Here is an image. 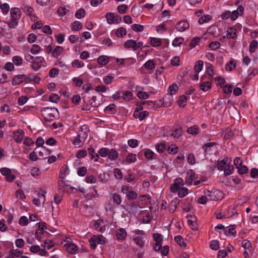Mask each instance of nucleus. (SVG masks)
I'll return each mask as SVG.
<instances>
[{
	"label": "nucleus",
	"mask_w": 258,
	"mask_h": 258,
	"mask_svg": "<svg viewBox=\"0 0 258 258\" xmlns=\"http://www.w3.org/2000/svg\"><path fill=\"white\" fill-rule=\"evenodd\" d=\"M124 47L126 49L132 48L134 51L138 50V47L136 44V41L132 39L126 40L124 43Z\"/></svg>",
	"instance_id": "obj_17"
},
{
	"label": "nucleus",
	"mask_w": 258,
	"mask_h": 258,
	"mask_svg": "<svg viewBox=\"0 0 258 258\" xmlns=\"http://www.w3.org/2000/svg\"><path fill=\"white\" fill-rule=\"evenodd\" d=\"M217 143L216 142H210L205 144L203 147V149L204 150L205 153H209L211 151V147H213Z\"/></svg>",
	"instance_id": "obj_39"
},
{
	"label": "nucleus",
	"mask_w": 258,
	"mask_h": 258,
	"mask_svg": "<svg viewBox=\"0 0 258 258\" xmlns=\"http://www.w3.org/2000/svg\"><path fill=\"white\" fill-rule=\"evenodd\" d=\"M63 50L64 48L63 47L57 46L53 49L52 55L53 57L57 58L63 52Z\"/></svg>",
	"instance_id": "obj_22"
},
{
	"label": "nucleus",
	"mask_w": 258,
	"mask_h": 258,
	"mask_svg": "<svg viewBox=\"0 0 258 258\" xmlns=\"http://www.w3.org/2000/svg\"><path fill=\"white\" fill-rule=\"evenodd\" d=\"M121 98L125 101H130L133 98V94L130 91H122Z\"/></svg>",
	"instance_id": "obj_21"
},
{
	"label": "nucleus",
	"mask_w": 258,
	"mask_h": 258,
	"mask_svg": "<svg viewBox=\"0 0 258 258\" xmlns=\"http://www.w3.org/2000/svg\"><path fill=\"white\" fill-rule=\"evenodd\" d=\"M226 36L228 38L234 39L236 37V30L234 27L227 29Z\"/></svg>",
	"instance_id": "obj_26"
},
{
	"label": "nucleus",
	"mask_w": 258,
	"mask_h": 258,
	"mask_svg": "<svg viewBox=\"0 0 258 258\" xmlns=\"http://www.w3.org/2000/svg\"><path fill=\"white\" fill-rule=\"evenodd\" d=\"M137 161L136 154L130 153H128L125 158V162L127 164H131L135 163Z\"/></svg>",
	"instance_id": "obj_28"
},
{
	"label": "nucleus",
	"mask_w": 258,
	"mask_h": 258,
	"mask_svg": "<svg viewBox=\"0 0 258 258\" xmlns=\"http://www.w3.org/2000/svg\"><path fill=\"white\" fill-rule=\"evenodd\" d=\"M196 178L195 172L192 170H190L187 172V176L185 177V182L187 185H190Z\"/></svg>",
	"instance_id": "obj_15"
},
{
	"label": "nucleus",
	"mask_w": 258,
	"mask_h": 258,
	"mask_svg": "<svg viewBox=\"0 0 258 258\" xmlns=\"http://www.w3.org/2000/svg\"><path fill=\"white\" fill-rule=\"evenodd\" d=\"M91 248L95 249L97 244H104L106 243V238L102 235H94L88 240Z\"/></svg>",
	"instance_id": "obj_2"
},
{
	"label": "nucleus",
	"mask_w": 258,
	"mask_h": 258,
	"mask_svg": "<svg viewBox=\"0 0 258 258\" xmlns=\"http://www.w3.org/2000/svg\"><path fill=\"white\" fill-rule=\"evenodd\" d=\"M141 201L144 202V204L148 205L150 203L151 198L149 195H144L141 197Z\"/></svg>",
	"instance_id": "obj_62"
},
{
	"label": "nucleus",
	"mask_w": 258,
	"mask_h": 258,
	"mask_svg": "<svg viewBox=\"0 0 258 258\" xmlns=\"http://www.w3.org/2000/svg\"><path fill=\"white\" fill-rule=\"evenodd\" d=\"M241 245L244 249L243 253L244 258H249L253 250L251 242L247 239H244L241 241Z\"/></svg>",
	"instance_id": "obj_6"
},
{
	"label": "nucleus",
	"mask_w": 258,
	"mask_h": 258,
	"mask_svg": "<svg viewBox=\"0 0 258 258\" xmlns=\"http://www.w3.org/2000/svg\"><path fill=\"white\" fill-rule=\"evenodd\" d=\"M204 62L202 60H198L196 62L195 66H194V70L196 72L199 73L201 72L203 69Z\"/></svg>",
	"instance_id": "obj_49"
},
{
	"label": "nucleus",
	"mask_w": 258,
	"mask_h": 258,
	"mask_svg": "<svg viewBox=\"0 0 258 258\" xmlns=\"http://www.w3.org/2000/svg\"><path fill=\"white\" fill-rule=\"evenodd\" d=\"M126 34L125 28L120 27L116 31L115 34L118 37H122Z\"/></svg>",
	"instance_id": "obj_52"
},
{
	"label": "nucleus",
	"mask_w": 258,
	"mask_h": 258,
	"mask_svg": "<svg viewBox=\"0 0 258 258\" xmlns=\"http://www.w3.org/2000/svg\"><path fill=\"white\" fill-rule=\"evenodd\" d=\"M150 44L153 47H159L162 44V39L158 38H150Z\"/></svg>",
	"instance_id": "obj_33"
},
{
	"label": "nucleus",
	"mask_w": 258,
	"mask_h": 258,
	"mask_svg": "<svg viewBox=\"0 0 258 258\" xmlns=\"http://www.w3.org/2000/svg\"><path fill=\"white\" fill-rule=\"evenodd\" d=\"M41 47L37 44H33L31 49L30 52L33 54H38L41 51Z\"/></svg>",
	"instance_id": "obj_56"
},
{
	"label": "nucleus",
	"mask_w": 258,
	"mask_h": 258,
	"mask_svg": "<svg viewBox=\"0 0 258 258\" xmlns=\"http://www.w3.org/2000/svg\"><path fill=\"white\" fill-rule=\"evenodd\" d=\"M28 78L25 74L18 75L15 76L12 81L13 86H17L21 84L24 81H26Z\"/></svg>",
	"instance_id": "obj_10"
},
{
	"label": "nucleus",
	"mask_w": 258,
	"mask_h": 258,
	"mask_svg": "<svg viewBox=\"0 0 258 258\" xmlns=\"http://www.w3.org/2000/svg\"><path fill=\"white\" fill-rule=\"evenodd\" d=\"M89 104L92 107H97L100 105V101H98L97 98L95 96H92L89 101Z\"/></svg>",
	"instance_id": "obj_40"
},
{
	"label": "nucleus",
	"mask_w": 258,
	"mask_h": 258,
	"mask_svg": "<svg viewBox=\"0 0 258 258\" xmlns=\"http://www.w3.org/2000/svg\"><path fill=\"white\" fill-rule=\"evenodd\" d=\"M142 152L144 153V156L146 159L148 160H151L153 159V156L154 155V153L151 149H144Z\"/></svg>",
	"instance_id": "obj_29"
},
{
	"label": "nucleus",
	"mask_w": 258,
	"mask_h": 258,
	"mask_svg": "<svg viewBox=\"0 0 258 258\" xmlns=\"http://www.w3.org/2000/svg\"><path fill=\"white\" fill-rule=\"evenodd\" d=\"M104 112L108 114H113L116 112V106L114 104H110L104 108Z\"/></svg>",
	"instance_id": "obj_34"
},
{
	"label": "nucleus",
	"mask_w": 258,
	"mask_h": 258,
	"mask_svg": "<svg viewBox=\"0 0 258 258\" xmlns=\"http://www.w3.org/2000/svg\"><path fill=\"white\" fill-rule=\"evenodd\" d=\"M257 47H258V42L257 41V40H252L249 44V52L251 53L254 52L255 51L256 49L257 48Z\"/></svg>",
	"instance_id": "obj_44"
},
{
	"label": "nucleus",
	"mask_w": 258,
	"mask_h": 258,
	"mask_svg": "<svg viewBox=\"0 0 258 258\" xmlns=\"http://www.w3.org/2000/svg\"><path fill=\"white\" fill-rule=\"evenodd\" d=\"M167 150L169 154H174L178 152V147L175 144H172L169 146Z\"/></svg>",
	"instance_id": "obj_48"
},
{
	"label": "nucleus",
	"mask_w": 258,
	"mask_h": 258,
	"mask_svg": "<svg viewBox=\"0 0 258 258\" xmlns=\"http://www.w3.org/2000/svg\"><path fill=\"white\" fill-rule=\"evenodd\" d=\"M107 23L112 24L115 22V15L113 13H108L106 15Z\"/></svg>",
	"instance_id": "obj_47"
},
{
	"label": "nucleus",
	"mask_w": 258,
	"mask_h": 258,
	"mask_svg": "<svg viewBox=\"0 0 258 258\" xmlns=\"http://www.w3.org/2000/svg\"><path fill=\"white\" fill-rule=\"evenodd\" d=\"M189 24L187 20H183L178 22L176 25V29L179 32H184L188 29Z\"/></svg>",
	"instance_id": "obj_12"
},
{
	"label": "nucleus",
	"mask_w": 258,
	"mask_h": 258,
	"mask_svg": "<svg viewBox=\"0 0 258 258\" xmlns=\"http://www.w3.org/2000/svg\"><path fill=\"white\" fill-rule=\"evenodd\" d=\"M1 174L5 177L7 181L11 182L16 178L15 176L12 173L11 170L7 167H3L1 169Z\"/></svg>",
	"instance_id": "obj_7"
},
{
	"label": "nucleus",
	"mask_w": 258,
	"mask_h": 258,
	"mask_svg": "<svg viewBox=\"0 0 258 258\" xmlns=\"http://www.w3.org/2000/svg\"><path fill=\"white\" fill-rule=\"evenodd\" d=\"M92 227L100 232H104L106 230L104 221L102 220H97L94 221Z\"/></svg>",
	"instance_id": "obj_11"
},
{
	"label": "nucleus",
	"mask_w": 258,
	"mask_h": 258,
	"mask_svg": "<svg viewBox=\"0 0 258 258\" xmlns=\"http://www.w3.org/2000/svg\"><path fill=\"white\" fill-rule=\"evenodd\" d=\"M184 185L183 180L181 178H177L174 180L173 184H172L170 187V190L173 193L177 192L178 189L182 187Z\"/></svg>",
	"instance_id": "obj_9"
},
{
	"label": "nucleus",
	"mask_w": 258,
	"mask_h": 258,
	"mask_svg": "<svg viewBox=\"0 0 258 258\" xmlns=\"http://www.w3.org/2000/svg\"><path fill=\"white\" fill-rule=\"evenodd\" d=\"M89 155L91 157V159H94L95 162H97L99 159L98 154L95 153V149L90 147L88 149Z\"/></svg>",
	"instance_id": "obj_25"
},
{
	"label": "nucleus",
	"mask_w": 258,
	"mask_h": 258,
	"mask_svg": "<svg viewBox=\"0 0 258 258\" xmlns=\"http://www.w3.org/2000/svg\"><path fill=\"white\" fill-rule=\"evenodd\" d=\"M244 8L241 6H238L237 10L233 11L231 14L230 18L233 21L236 20L239 16L243 14Z\"/></svg>",
	"instance_id": "obj_16"
},
{
	"label": "nucleus",
	"mask_w": 258,
	"mask_h": 258,
	"mask_svg": "<svg viewBox=\"0 0 258 258\" xmlns=\"http://www.w3.org/2000/svg\"><path fill=\"white\" fill-rule=\"evenodd\" d=\"M232 161L231 158L227 157H225L223 160L218 161L217 163V168L220 171H223L228 163H230Z\"/></svg>",
	"instance_id": "obj_13"
},
{
	"label": "nucleus",
	"mask_w": 258,
	"mask_h": 258,
	"mask_svg": "<svg viewBox=\"0 0 258 258\" xmlns=\"http://www.w3.org/2000/svg\"><path fill=\"white\" fill-rule=\"evenodd\" d=\"M128 9V6L125 4L119 5L117 8L118 12L120 14H123L126 12Z\"/></svg>",
	"instance_id": "obj_57"
},
{
	"label": "nucleus",
	"mask_w": 258,
	"mask_h": 258,
	"mask_svg": "<svg viewBox=\"0 0 258 258\" xmlns=\"http://www.w3.org/2000/svg\"><path fill=\"white\" fill-rule=\"evenodd\" d=\"M174 240L178 245L181 247H185L186 243L184 240L183 237L180 235H177L175 236Z\"/></svg>",
	"instance_id": "obj_31"
},
{
	"label": "nucleus",
	"mask_w": 258,
	"mask_h": 258,
	"mask_svg": "<svg viewBox=\"0 0 258 258\" xmlns=\"http://www.w3.org/2000/svg\"><path fill=\"white\" fill-rule=\"evenodd\" d=\"M178 87L176 84H173L169 87L168 91L169 94L171 95H174L176 93Z\"/></svg>",
	"instance_id": "obj_55"
},
{
	"label": "nucleus",
	"mask_w": 258,
	"mask_h": 258,
	"mask_svg": "<svg viewBox=\"0 0 258 258\" xmlns=\"http://www.w3.org/2000/svg\"><path fill=\"white\" fill-rule=\"evenodd\" d=\"M64 248L70 253H75L78 249V246L76 244L73 243V241L70 238H67L62 243Z\"/></svg>",
	"instance_id": "obj_5"
},
{
	"label": "nucleus",
	"mask_w": 258,
	"mask_h": 258,
	"mask_svg": "<svg viewBox=\"0 0 258 258\" xmlns=\"http://www.w3.org/2000/svg\"><path fill=\"white\" fill-rule=\"evenodd\" d=\"M57 112V110L55 108H47L44 110L43 115L45 119L53 120Z\"/></svg>",
	"instance_id": "obj_8"
},
{
	"label": "nucleus",
	"mask_w": 258,
	"mask_h": 258,
	"mask_svg": "<svg viewBox=\"0 0 258 258\" xmlns=\"http://www.w3.org/2000/svg\"><path fill=\"white\" fill-rule=\"evenodd\" d=\"M187 101V97L183 95L181 96L178 101V104L180 107H184L185 106V103Z\"/></svg>",
	"instance_id": "obj_51"
},
{
	"label": "nucleus",
	"mask_w": 258,
	"mask_h": 258,
	"mask_svg": "<svg viewBox=\"0 0 258 258\" xmlns=\"http://www.w3.org/2000/svg\"><path fill=\"white\" fill-rule=\"evenodd\" d=\"M12 61L14 63V65H16V66H20L22 64L23 60L22 57L15 55L12 58Z\"/></svg>",
	"instance_id": "obj_38"
},
{
	"label": "nucleus",
	"mask_w": 258,
	"mask_h": 258,
	"mask_svg": "<svg viewBox=\"0 0 258 258\" xmlns=\"http://www.w3.org/2000/svg\"><path fill=\"white\" fill-rule=\"evenodd\" d=\"M173 100L172 95L169 94H166L163 99V103L167 107L170 106L171 105Z\"/></svg>",
	"instance_id": "obj_24"
},
{
	"label": "nucleus",
	"mask_w": 258,
	"mask_h": 258,
	"mask_svg": "<svg viewBox=\"0 0 258 258\" xmlns=\"http://www.w3.org/2000/svg\"><path fill=\"white\" fill-rule=\"evenodd\" d=\"M14 139L17 143H20L24 136V132L22 130H18L14 132Z\"/></svg>",
	"instance_id": "obj_18"
},
{
	"label": "nucleus",
	"mask_w": 258,
	"mask_h": 258,
	"mask_svg": "<svg viewBox=\"0 0 258 258\" xmlns=\"http://www.w3.org/2000/svg\"><path fill=\"white\" fill-rule=\"evenodd\" d=\"M205 195L208 196L210 201L221 200L224 197V192L218 189L207 190L205 192Z\"/></svg>",
	"instance_id": "obj_3"
},
{
	"label": "nucleus",
	"mask_w": 258,
	"mask_h": 258,
	"mask_svg": "<svg viewBox=\"0 0 258 258\" xmlns=\"http://www.w3.org/2000/svg\"><path fill=\"white\" fill-rule=\"evenodd\" d=\"M72 30L74 31H77L80 30L82 27V25L81 22L78 21H75L72 24Z\"/></svg>",
	"instance_id": "obj_54"
},
{
	"label": "nucleus",
	"mask_w": 258,
	"mask_h": 258,
	"mask_svg": "<svg viewBox=\"0 0 258 258\" xmlns=\"http://www.w3.org/2000/svg\"><path fill=\"white\" fill-rule=\"evenodd\" d=\"M0 9H1L3 14L6 15L8 13L10 10V6L8 4L4 3L2 4Z\"/></svg>",
	"instance_id": "obj_61"
},
{
	"label": "nucleus",
	"mask_w": 258,
	"mask_h": 258,
	"mask_svg": "<svg viewBox=\"0 0 258 258\" xmlns=\"http://www.w3.org/2000/svg\"><path fill=\"white\" fill-rule=\"evenodd\" d=\"M182 134V129L181 128L179 127L172 131V132L170 134V136L174 139H178L181 137Z\"/></svg>",
	"instance_id": "obj_36"
},
{
	"label": "nucleus",
	"mask_w": 258,
	"mask_h": 258,
	"mask_svg": "<svg viewBox=\"0 0 258 258\" xmlns=\"http://www.w3.org/2000/svg\"><path fill=\"white\" fill-rule=\"evenodd\" d=\"M206 73L211 77H213L215 73L213 70V66L211 63L207 65Z\"/></svg>",
	"instance_id": "obj_53"
},
{
	"label": "nucleus",
	"mask_w": 258,
	"mask_h": 258,
	"mask_svg": "<svg viewBox=\"0 0 258 258\" xmlns=\"http://www.w3.org/2000/svg\"><path fill=\"white\" fill-rule=\"evenodd\" d=\"M184 41V38L182 37L175 38L172 41V44L174 47H177L181 45Z\"/></svg>",
	"instance_id": "obj_50"
},
{
	"label": "nucleus",
	"mask_w": 258,
	"mask_h": 258,
	"mask_svg": "<svg viewBox=\"0 0 258 258\" xmlns=\"http://www.w3.org/2000/svg\"><path fill=\"white\" fill-rule=\"evenodd\" d=\"M226 235H234L236 234L235 226L234 225L227 227L225 230Z\"/></svg>",
	"instance_id": "obj_42"
},
{
	"label": "nucleus",
	"mask_w": 258,
	"mask_h": 258,
	"mask_svg": "<svg viewBox=\"0 0 258 258\" xmlns=\"http://www.w3.org/2000/svg\"><path fill=\"white\" fill-rule=\"evenodd\" d=\"M21 16V12L19 8L14 7L10 9V19L5 23L7 24L10 29L16 28L18 25L19 21Z\"/></svg>",
	"instance_id": "obj_1"
},
{
	"label": "nucleus",
	"mask_w": 258,
	"mask_h": 258,
	"mask_svg": "<svg viewBox=\"0 0 258 258\" xmlns=\"http://www.w3.org/2000/svg\"><path fill=\"white\" fill-rule=\"evenodd\" d=\"M223 170L224 171V175L226 176H228L233 173L234 167L233 165H230V163H228Z\"/></svg>",
	"instance_id": "obj_41"
},
{
	"label": "nucleus",
	"mask_w": 258,
	"mask_h": 258,
	"mask_svg": "<svg viewBox=\"0 0 258 258\" xmlns=\"http://www.w3.org/2000/svg\"><path fill=\"white\" fill-rule=\"evenodd\" d=\"M115 235L117 240L122 241L126 239L127 233L124 228H120L116 230Z\"/></svg>",
	"instance_id": "obj_14"
},
{
	"label": "nucleus",
	"mask_w": 258,
	"mask_h": 258,
	"mask_svg": "<svg viewBox=\"0 0 258 258\" xmlns=\"http://www.w3.org/2000/svg\"><path fill=\"white\" fill-rule=\"evenodd\" d=\"M149 114L147 111H144L142 112L138 111V110H135L133 113V116L135 118H138L140 120H143Z\"/></svg>",
	"instance_id": "obj_19"
},
{
	"label": "nucleus",
	"mask_w": 258,
	"mask_h": 258,
	"mask_svg": "<svg viewBox=\"0 0 258 258\" xmlns=\"http://www.w3.org/2000/svg\"><path fill=\"white\" fill-rule=\"evenodd\" d=\"M10 252L15 257H18L22 255L23 251L18 249H13L10 251Z\"/></svg>",
	"instance_id": "obj_63"
},
{
	"label": "nucleus",
	"mask_w": 258,
	"mask_h": 258,
	"mask_svg": "<svg viewBox=\"0 0 258 258\" xmlns=\"http://www.w3.org/2000/svg\"><path fill=\"white\" fill-rule=\"evenodd\" d=\"M22 11L27 15L32 16L34 12L33 9L30 6L23 5L21 7Z\"/></svg>",
	"instance_id": "obj_37"
},
{
	"label": "nucleus",
	"mask_w": 258,
	"mask_h": 258,
	"mask_svg": "<svg viewBox=\"0 0 258 258\" xmlns=\"http://www.w3.org/2000/svg\"><path fill=\"white\" fill-rule=\"evenodd\" d=\"M109 61V57L106 55H101L97 58V62L101 66H105Z\"/></svg>",
	"instance_id": "obj_27"
},
{
	"label": "nucleus",
	"mask_w": 258,
	"mask_h": 258,
	"mask_svg": "<svg viewBox=\"0 0 258 258\" xmlns=\"http://www.w3.org/2000/svg\"><path fill=\"white\" fill-rule=\"evenodd\" d=\"M72 65L74 68H81L84 67V63L82 61L75 59L72 62Z\"/></svg>",
	"instance_id": "obj_64"
},
{
	"label": "nucleus",
	"mask_w": 258,
	"mask_h": 258,
	"mask_svg": "<svg viewBox=\"0 0 258 258\" xmlns=\"http://www.w3.org/2000/svg\"><path fill=\"white\" fill-rule=\"evenodd\" d=\"M118 157V152L114 149H109L108 158L111 160H115Z\"/></svg>",
	"instance_id": "obj_30"
},
{
	"label": "nucleus",
	"mask_w": 258,
	"mask_h": 258,
	"mask_svg": "<svg viewBox=\"0 0 258 258\" xmlns=\"http://www.w3.org/2000/svg\"><path fill=\"white\" fill-rule=\"evenodd\" d=\"M199 132L200 128L199 126L197 125H194L193 126H190L187 129V133L193 136L197 135L199 133Z\"/></svg>",
	"instance_id": "obj_23"
},
{
	"label": "nucleus",
	"mask_w": 258,
	"mask_h": 258,
	"mask_svg": "<svg viewBox=\"0 0 258 258\" xmlns=\"http://www.w3.org/2000/svg\"><path fill=\"white\" fill-rule=\"evenodd\" d=\"M109 149L107 148H102L99 149L98 152V156H100L103 157H106L109 153Z\"/></svg>",
	"instance_id": "obj_58"
},
{
	"label": "nucleus",
	"mask_w": 258,
	"mask_h": 258,
	"mask_svg": "<svg viewBox=\"0 0 258 258\" xmlns=\"http://www.w3.org/2000/svg\"><path fill=\"white\" fill-rule=\"evenodd\" d=\"M188 193V190L186 187H181L177 190V194L179 197L183 198Z\"/></svg>",
	"instance_id": "obj_46"
},
{
	"label": "nucleus",
	"mask_w": 258,
	"mask_h": 258,
	"mask_svg": "<svg viewBox=\"0 0 258 258\" xmlns=\"http://www.w3.org/2000/svg\"><path fill=\"white\" fill-rule=\"evenodd\" d=\"M191 204L189 202H185L182 204L181 208L182 210L185 212H189L191 208Z\"/></svg>",
	"instance_id": "obj_59"
},
{
	"label": "nucleus",
	"mask_w": 258,
	"mask_h": 258,
	"mask_svg": "<svg viewBox=\"0 0 258 258\" xmlns=\"http://www.w3.org/2000/svg\"><path fill=\"white\" fill-rule=\"evenodd\" d=\"M155 147L157 151L159 153H163L167 149L166 144L162 143L156 144Z\"/></svg>",
	"instance_id": "obj_43"
},
{
	"label": "nucleus",
	"mask_w": 258,
	"mask_h": 258,
	"mask_svg": "<svg viewBox=\"0 0 258 258\" xmlns=\"http://www.w3.org/2000/svg\"><path fill=\"white\" fill-rule=\"evenodd\" d=\"M134 235L133 236V240L139 247L142 248L145 245L143 236L145 232L143 230L137 229L134 231Z\"/></svg>",
	"instance_id": "obj_4"
},
{
	"label": "nucleus",
	"mask_w": 258,
	"mask_h": 258,
	"mask_svg": "<svg viewBox=\"0 0 258 258\" xmlns=\"http://www.w3.org/2000/svg\"><path fill=\"white\" fill-rule=\"evenodd\" d=\"M144 66L146 69L148 70H151L155 68V63L153 60L150 59L145 63Z\"/></svg>",
	"instance_id": "obj_45"
},
{
	"label": "nucleus",
	"mask_w": 258,
	"mask_h": 258,
	"mask_svg": "<svg viewBox=\"0 0 258 258\" xmlns=\"http://www.w3.org/2000/svg\"><path fill=\"white\" fill-rule=\"evenodd\" d=\"M211 87V83L209 81H203L201 82L200 88L204 92L207 91Z\"/></svg>",
	"instance_id": "obj_35"
},
{
	"label": "nucleus",
	"mask_w": 258,
	"mask_h": 258,
	"mask_svg": "<svg viewBox=\"0 0 258 258\" xmlns=\"http://www.w3.org/2000/svg\"><path fill=\"white\" fill-rule=\"evenodd\" d=\"M141 214L143 216V220L144 223H149L150 222L152 219V217L150 215L149 211H143Z\"/></svg>",
	"instance_id": "obj_32"
},
{
	"label": "nucleus",
	"mask_w": 258,
	"mask_h": 258,
	"mask_svg": "<svg viewBox=\"0 0 258 258\" xmlns=\"http://www.w3.org/2000/svg\"><path fill=\"white\" fill-rule=\"evenodd\" d=\"M210 247L212 249L216 250L219 248V243L217 240H213L210 242Z\"/></svg>",
	"instance_id": "obj_60"
},
{
	"label": "nucleus",
	"mask_w": 258,
	"mask_h": 258,
	"mask_svg": "<svg viewBox=\"0 0 258 258\" xmlns=\"http://www.w3.org/2000/svg\"><path fill=\"white\" fill-rule=\"evenodd\" d=\"M87 129V126L85 125H83L82 126V127L80 128V130H79L78 132V136L79 137V138L81 139V140L85 141L86 140V139L88 137V133L85 131Z\"/></svg>",
	"instance_id": "obj_20"
}]
</instances>
